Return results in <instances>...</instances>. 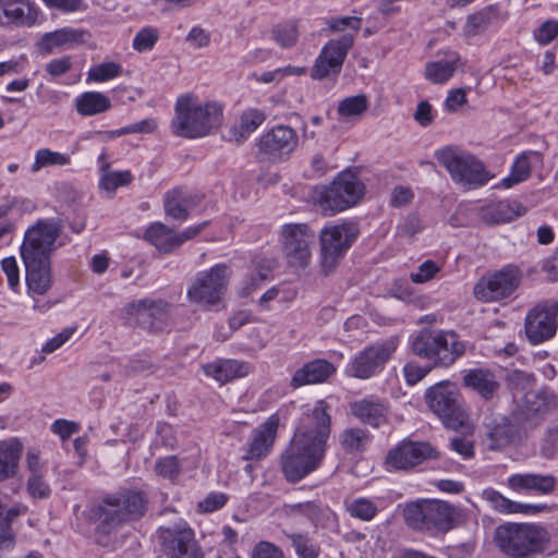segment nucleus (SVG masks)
<instances>
[{
  "mask_svg": "<svg viewBox=\"0 0 558 558\" xmlns=\"http://www.w3.org/2000/svg\"><path fill=\"white\" fill-rule=\"evenodd\" d=\"M326 449L293 437L281 454V470L288 482L296 483L318 469Z\"/></svg>",
  "mask_w": 558,
  "mask_h": 558,
  "instance_id": "9",
  "label": "nucleus"
},
{
  "mask_svg": "<svg viewBox=\"0 0 558 558\" xmlns=\"http://www.w3.org/2000/svg\"><path fill=\"white\" fill-rule=\"evenodd\" d=\"M368 108V98L364 95L347 97L338 105V113L344 118L361 117Z\"/></svg>",
  "mask_w": 558,
  "mask_h": 558,
  "instance_id": "48",
  "label": "nucleus"
},
{
  "mask_svg": "<svg viewBox=\"0 0 558 558\" xmlns=\"http://www.w3.org/2000/svg\"><path fill=\"white\" fill-rule=\"evenodd\" d=\"M522 440L520 425L507 416H493L484 423V441L493 451H501Z\"/></svg>",
  "mask_w": 558,
  "mask_h": 558,
  "instance_id": "20",
  "label": "nucleus"
},
{
  "mask_svg": "<svg viewBox=\"0 0 558 558\" xmlns=\"http://www.w3.org/2000/svg\"><path fill=\"white\" fill-rule=\"evenodd\" d=\"M354 39V35L348 33L338 39L329 40L316 58L311 76L319 81L337 76L341 72L349 50L353 47Z\"/></svg>",
  "mask_w": 558,
  "mask_h": 558,
  "instance_id": "17",
  "label": "nucleus"
},
{
  "mask_svg": "<svg viewBox=\"0 0 558 558\" xmlns=\"http://www.w3.org/2000/svg\"><path fill=\"white\" fill-rule=\"evenodd\" d=\"M435 457L436 451L428 442L408 440L390 450L386 462L397 470H407Z\"/></svg>",
  "mask_w": 558,
  "mask_h": 558,
  "instance_id": "23",
  "label": "nucleus"
},
{
  "mask_svg": "<svg viewBox=\"0 0 558 558\" xmlns=\"http://www.w3.org/2000/svg\"><path fill=\"white\" fill-rule=\"evenodd\" d=\"M1 267L8 278V283L12 290L20 284V269L15 257H5L1 260Z\"/></svg>",
  "mask_w": 558,
  "mask_h": 558,
  "instance_id": "60",
  "label": "nucleus"
},
{
  "mask_svg": "<svg viewBox=\"0 0 558 558\" xmlns=\"http://www.w3.org/2000/svg\"><path fill=\"white\" fill-rule=\"evenodd\" d=\"M222 121V107L215 102H198L192 95H181L174 105L171 129L174 135L185 138L204 137Z\"/></svg>",
  "mask_w": 558,
  "mask_h": 558,
  "instance_id": "3",
  "label": "nucleus"
},
{
  "mask_svg": "<svg viewBox=\"0 0 558 558\" xmlns=\"http://www.w3.org/2000/svg\"><path fill=\"white\" fill-rule=\"evenodd\" d=\"M122 66L116 62H104L92 66L88 71V80L94 82H106L119 76Z\"/></svg>",
  "mask_w": 558,
  "mask_h": 558,
  "instance_id": "53",
  "label": "nucleus"
},
{
  "mask_svg": "<svg viewBox=\"0 0 558 558\" xmlns=\"http://www.w3.org/2000/svg\"><path fill=\"white\" fill-rule=\"evenodd\" d=\"M100 171L99 186L107 192H113L119 186L129 184L132 180L129 171H110L108 163H104Z\"/></svg>",
  "mask_w": 558,
  "mask_h": 558,
  "instance_id": "45",
  "label": "nucleus"
},
{
  "mask_svg": "<svg viewBox=\"0 0 558 558\" xmlns=\"http://www.w3.org/2000/svg\"><path fill=\"white\" fill-rule=\"evenodd\" d=\"M344 509L351 518L369 522L378 513V506L369 498L357 497L344 501Z\"/></svg>",
  "mask_w": 558,
  "mask_h": 558,
  "instance_id": "41",
  "label": "nucleus"
},
{
  "mask_svg": "<svg viewBox=\"0 0 558 558\" xmlns=\"http://www.w3.org/2000/svg\"><path fill=\"white\" fill-rule=\"evenodd\" d=\"M147 506V496L142 490L123 488L105 495L94 510L97 544L110 549L120 547L125 538L123 527L143 518Z\"/></svg>",
  "mask_w": 558,
  "mask_h": 558,
  "instance_id": "2",
  "label": "nucleus"
},
{
  "mask_svg": "<svg viewBox=\"0 0 558 558\" xmlns=\"http://www.w3.org/2000/svg\"><path fill=\"white\" fill-rule=\"evenodd\" d=\"M369 440L368 432L360 427L344 429L340 436L342 448L350 453L364 451Z\"/></svg>",
  "mask_w": 558,
  "mask_h": 558,
  "instance_id": "42",
  "label": "nucleus"
},
{
  "mask_svg": "<svg viewBox=\"0 0 558 558\" xmlns=\"http://www.w3.org/2000/svg\"><path fill=\"white\" fill-rule=\"evenodd\" d=\"M80 430V425L75 422L59 418L51 424V432L64 441L69 439L73 434Z\"/></svg>",
  "mask_w": 558,
  "mask_h": 558,
  "instance_id": "59",
  "label": "nucleus"
},
{
  "mask_svg": "<svg viewBox=\"0 0 558 558\" xmlns=\"http://www.w3.org/2000/svg\"><path fill=\"white\" fill-rule=\"evenodd\" d=\"M364 185L352 172H342L326 190L322 204L337 213L357 203L363 195Z\"/></svg>",
  "mask_w": 558,
  "mask_h": 558,
  "instance_id": "18",
  "label": "nucleus"
},
{
  "mask_svg": "<svg viewBox=\"0 0 558 558\" xmlns=\"http://www.w3.org/2000/svg\"><path fill=\"white\" fill-rule=\"evenodd\" d=\"M197 196L184 192L183 190H172L165 196V213L168 217L184 221L189 217V211L196 205Z\"/></svg>",
  "mask_w": 558,
  "mask_h": 558,
  "instance_id": "33",
  "label": "nucleus"
},
{
  "mask_svg": "<svg viewBox=\"0 0 558 558\" xmlns=\"http://www.w3.org/2000/svg\"><path fill=\"white\" fill-rule=\"evenodd\" d=\"M526 208L517 201H499L482 209V218L487 223L498 225L509 222L523 216Z\"/></svg>",
  "mask_w": 558,
  "mask_h": 558,
  "instance_id": "32",
  "label": "nucleus"
},
{
  "mask_svg": "<svg viewBox=\"0 0 558 558\" xmlns=\"http://www.w3.org/2000/svg\"><path fill=\"white\" fill-rule=\"evenodd\" d=\"M360 234L355 222L329 223L319 233L320 264L325 275L330 274L344 257Z\"/></svg>",
  "mask_w": 558,
  "mask_h": 558,
  "instance_id": "8",
  "label": "nucleus"
},
{
  "mask_svg": "<svg viewBox=\"0 0 558 558\" xmlns=\"http://www.w3.org/2000/svg\"><path fill=\"white\" fill-rule=\"evenodd\" d=\"M558 316V302L537 305L532 308L525 318V333L533 344L542 343L556 333V319Z\"/></svg>",
  "mask_w": 558,
  "mask_h": 558,
  "instance_id": "21",
  "label": "nucleus"
},
{
  "mask_svg": "<svg viewBox=\"0 0 558 558\" xmlns=\"http://www.w3.org/2000/svg\"><path fill=\"white\" fill-rule=\"evenodd\" d=\"M522 271L513 264L483 276L474 286V296L483 302H497L511 296L520 287Z\"/></svg>",
  "mask_w": 558,
  "mask_h": 558,
  "instance_id": "11",
  "label": "nucleus"
},
{
  "mask_svg": "<svg viewBox=\"0 0 558 558\" xmlns=\"http://www.w3.org/2000/svg\"><path fill=\"white\" fill-rule=\"evenodd\" d=\"M531 156L537 157V154L523 153L515 159L512 165L510 175L502 180L504 187H511L513 184L522 182L529 178L531 172Z\"/></svg>",
  "mask_w": 558,
  "mask_h": 558,
  "instance_id": "44",
  "label": "nucleus"
},
{
  "mask_svg": "<svg viewBox=\"0 0 558 558\" xmlns=\"http://www.w3.org/2000/svg\"><path fill=\"white\" fill-rule=\"evenodd\" d=\"M204 373L220 384L235 378L247 376L252 366L247 362L238 360H219L203 366Z\"/></svg>",
  "mask_w": 558,
  "mask_h": 558,
  "instance_id": "29",
  "label": "nucleus"
},
{
  "mask_svg": "<svg viewBox=\"0 0 558 558\" xmlns=\"http://www.w3.org/2000/svg\"><path fill=\"white\" fill-rule=\"evenodd\" d=\"M403 515L411 527L425 530L426 501L408 504L403 510Z\"/></svg>",
  "mask_w": 558,
  "mask_h": 558,
  "instance_id": "52",
  "label": "nucleus"
},
{
  "mask_svg": "<svg viewBox=\"0 0 558 558\" xmlns=\"http://www.w3.org/2000/svg\"><path fill=\"white\" fill-rule=\"evenodd\" d=\"M429 366H421L417 362L410 361L403 367V374L409 385H415L422 380L433 368Z\"/></svg>",
  "mask_w": 558,
  "mask_h": 558,
  "instance_id": "55",
  "label": "nucleus"
},
{
  "mask_svg": "<svg viewBox=\"0 0 558 558\" xmlns=\"http://www.w3.org/2000/svg\"><path fill=\"white\" fill-rule=\"evenodd\" d=\"M456 507L440 500H426L425 530L449 531L459 518Z\"/></svg>",
  "mask_w": 558,
  "mask_h": 558,
  "instance_id": "27",
  "label": "nucleus"
},
{
  "mask_svg": "<svg viewBox=\"0 0 558 558\" xmlns=\"http://www.w3.org/2000/svg\"><path fill=\"white\" fill-rule=\"evenodd\" d=\"M62 229V219L46 218L37 220L25 231L21 257L26 286L32 293L44 295L52 287L51 255Z\"/></svg>",
  "mask_w": 558,
  "mask_h": 558,
  "instance_id": "1",
  "label": "nucleus"
},
{
  "mask_svg": "<svg viewBox=\"0 0 558 558\" xmlns=\"http://www.w3.org/2000/svg\"><path fill=\"white\" fill-rule=\"evenodd\" d=\"M460 62V56L457 52L449 51L446 58L430 62L425 68V76L435 84H441L448 81L457 70Z\"/></svg>",
  "mask_w": 558,
  "mask_h": 558,
  "instance_id": "36",
  "label": "nucleus"
},
{
  "mask_svg": "<svg viewBox=\"0 0 558 558\" xmlns=\"http://www.w3.org/2000/svg\"><path fill=\"white\" fill-rule=\"evenodd\" d=\"M266 116L257 110L251 109L244 111L240 118V124L231 129L230 140L241 143L265 121Z\"/></svg>",
  "mask_w": 558,
  "mask_h": 558,
  "instance_id": "40",
  "label": "nucleus"
},
{
  "mask_svg": "<svg viewBox=\"0 0 558 558\" xmlns=\"http://www.w3.org/2000/svg\"><path fill=\"white\" fill-rule=\"evenodd\" d=\"M27 507L22 504H17L11 507L5 513L2 512L0 520V549L9 548L13 544V535L11 533V523L15 518L26 513Z\"/></svg>",
  "mask_w": 558,
  "mask_h": 558,
  "instance_id": "43",
  "label": "nucleus"
},
{
  "mask_svg": "<svg viewBox=\"0 0 558 558\" xmlns=\"http://www.w3.org/2000/svg\"><path fill=\"white\" fill-rule=\"evenodd\" d=\"M353 416L372 427H379L387 423L389 407L375 396H369L350 403Z\"/></svg>",
  "mask_w": 558,
  "mask_h": 558,
  "instance_id": "24",
  "label": "nucleus"
},
{
  "mask_svg": "<svg viewBox=\"0 0 558 558\" xmlns=\"http://www.w3.org/2000/svg\"><path fill=\"white\" fill-rule=\"evenodd\" d=\"M159 39L157 28L146 26L140 29L133 38L132 47L137 52L150 51Z\"/></svg>",
  "mask_w": 558,
  "mask_h": 558,
  "instance_id": "51",
  "label": "nucleus"
},
{
  "mask_svg": "<svg viewBox=\"0 0 558 558\" xmlns=\"http://www.w3.org/2000/svg\"><path fill=\"white\" fill-rule=\"evenodd\" d=\"M75 327H70L63 329L60 333L49 339L44 347L41 348V352L49 354L58 350L61 345H63L74 333Z\"/></svg>",
  "mask_w": 558,
  "mask_h": 558,
  "instance_id": "61",
  "label": "nucleus"
},
{
  "mask_svg": "<svg viewBox=\"0 0 558 558\" xmlns=\"http://www.w3.org/2000/svg\"><path fill=\"white\" fill-rule=\"evenodd\" d=\"M328 512L327 509H323L315 501L300 502L289 507L291 515H304L315 525L320 524Z\"/></svg>",
  "mask_w": 558,
  "mask_h": 558,
  "instance_id": "47",
  "label": "nucleus"
},
{
  "mask_svg": "<svg viewBox=\"0 0 558 558\" xmlns=\"http://www.w3.org/2000/svg\"><path fill=\"white\" fill-rule=\"evenodd\" d=\"M27 490L33 497L43 499L48 498L51 493L41 474H31L27 481Z\"/></svg>",
  "mask_w": 558,
  "mask_h": 558,
  "instance_id": "58",
  "label": "nucleus"
},
{
  "mask_svg": "<svg viewBox=\"0 0 558 558\" xmlns=\"http://www.w3.org/2000/svg\"><path fill=\"white\" fill-rule=\"evenodd\" d=\"M228 278L226 264H217L207 271L198 272L187 290L189 300L201 305L219 303L227 290Z\"/></svg>",
  "mask_w": 558,
  "mask_h": 558,
  "instance_id": "12",
  "label": "nucleus"
},
{
  "mask_svg": "<svg viewBox=\"0 0 558 558\" xmlns=\"http://www.w3.org/2000/svg\"><path fill=\"white\" fill-rule=\"evenodd\" d=\"M507 486L515 493L548 495L556 487V478L550 474L517 473L507 480Z\"/></svg>",
  "mask_w": 558,
  "mask_h": 558,
  "instance_id": "25",
  "label": "nucleus"
},
{
  "mask_svg": "<svg viewBox=\"0 0 558 558\" xmlns=\"http://www.w3.org/2000/svg\"><path fill=\"white\" fill-rule=\"evenodd\" d=\"M496 17V9L493 5L485 7L466 16L462 27V35L466 39L483 34Z\"/></svg>",
  "mask_w": 558,
  "mask_h": 558,
  "instance_id": "37",
  "label": "nucleus"
},
{
  "mask_svg": "<svg viewBox=\"0 0 558 558\" xmlns=\"http://www.w3.org/2000/svg\"><path fill=\"white\" fill-rule=\"evenodd\" d=\"M228 500V496L223 493H210L197 505V509L202 513H210L222 508Z\"/></svg>",
  "mask_w": 558,
  "mask_h": 558,
  "instance_id": "57",
  "label": "nucleus"
},
{
  "mask_svg": "<svg viewBox=\"0 0 558 558\" xmlns=\"http://www.w3.org/2000/svg\"><path fill=\"white\" fill-rule=\"evenodd\" d=\"M279 417L271 415L267 421L254 430L250 448L244 454L245 460H258L267 456L275 442Z\"/></svg>",
  "mask_w": 558,
  "mask_h": 558,
  "instance_id": "26",
  "label": "nucleus"
},
{
  "mask_svg": "<svg viewBox=\"0 0 558 558\" xmlns=\"http://www.w3.org/2000/svg\"><path fill=\"white\" fill-rule=\"evenodd\" d=\"M145 239L161 253L177 248L174 231L161 222L151 223L145 232Z\"/></svg>",
  "mask_w": 558,
  "mask_h": 558,
  "instance_id": "38",
  "label": "nucleus"
},
{
  "mask_svg": "<svg viewBox=\"0 0 558 558\" xmlns=\"http://www.w3.org/2000/svg\"><path fill=\"white\" fill-rule=\"evenodd\" d=\"M296 132L288 125L279 124L262 135L258 151L271 162L287 160L298 146Z\"/></svg>",
  "mask_w": 558,
  "mask_h": 558,
  "instance_id": "19",
  "label": "nucleus"
},
{
  "mask_svg": "<svg viewBox=\"0 0 558 558\" xmlns=\"http://www.w3.org/2000/svg\"><path fill=\"white\" fill-rule=\"evenodd\" d=\"M159 543L168 558H203L194 532L189 524L179 520L157 531Z\"/></svg>",
  "mask_w": 558,
  "mask_h": 558,
  "instance_id": "13",
  "label": "nucleus"
},
{
  "mask_svg": "<svg viewBox=\"0 0 558 558\" xmlns=\"http://www.w3.org/2000/svg\"><path fill=\"white\" fill-rule=\"evenodd\" d=\"M429 409L450 429H470L469 413L458 387L448 380L440 381L427 389L425 393Z\"/></svg>",
  "mask_w": 558,
  "mask_h": 558,
  "instance_id": "6",
  "label": "nucleus"
},
{
  "mask_svg": "<svg viewBox=\"0 0 558 558\" xmlns=\"http://www.w3.org/2000/svg\"><path fill=\"white\" fill-rule=\"evenodd\" d=\"M271 35L274 40L281 48L293 47L299 38L298 27L294 23H286L275 26L271 31Z\"/></svg>",
  "mask_w": 558,
  "mask_h": 558,
  "instance_id": "50",
  "label": "nucleus"
},
{
  "mask_svg": "<svg viewBox=\"0 0 558 558\" xmlns=\"http://www.w3.org/2000/svg\"><path fill=\"white\" fill-rule=\"evenodd\" d=\"M440 269L435 262L427 259L418 266L417 271L410 274V279L414 283H425L434 279Z\"/></svg>",
  "mask_w": 558,
  "mask_h": 558,
  "instance_id": "54",
  "label": "nucleus"
},
{
  "mask_svg": "<svg viewBox=\"0 0 558 558\" xmlns=\"http://www.w3.org/2000/svg\"><path fill=\"white\" fill-rule=\"evenodd\" d=\"M283 253L288 264L294 268H305L312 259V245L315 234L305 223H290L281 231Z\"/></svg>",
  "mask_w": 558,
  "mask_h": 558,
  "instance_id": "16",
  "label": "nucleus"
},
{
  "mask_svg": "<svg viewBox=\"0 0 558 558\" xmlns=\"http://www.w3.org/2000/svg\"><path fill=\"white\" fill-rule=\"evenodd\" d=\"M558 35V23L556 21H546L537 32L535 38L542 45L549 44Z\"/></svg>",
  "mask_w": 558,
  "mask_h": 558,
  "instance_id": "63",
  "label": "nucleus"
},
{
  "mask_svg": "<svg viewBox=\"0 0 558 558\" xmlns=\"http://www.w3.org/2000/svg\"><path fill=\"white\" fill-rule=\"evenodd\" d=\"M252 558H284V555L271 543L260 542L253 549Z\"/></svg>",
  "mask_w": 558,
  "mask_h": 558,
  "instance_id": "64",
  "label": "nucleus"
},
{
  "mask_svg": "<svg viewBox=\"0 0 558 558\" xmlns=\"http://www.w3.org/2000/svg\"><path fill=\"white\" fill-rule=\"evenodd\" d=\"M437 159L451 180L465 191L482 187L494 178L483 161L463 150L446 148L437 153Z\"/></svg>",
  "mask_w": 558,
  "mask_h": 558,
  "instance_id": "7",
  "label": "nucleus"
},
{
  "mask_svg": "<svg viewBox=\"0 0 558 558\" xmlns=\"http://www.w3.org/2000/svg\"><path fill=\"white\" fill-rule=\"evenodd\" d=\"M329 410L330 407L325 400H318L303 413L294 437L326 449L331 430Z\"/></svg>",
  "mask_w": 558,
  "mask_h": 558,
  "instance_id": "15",
  "label": "nucleus"
},
{
  "mask_svg": "<svg viewBox=\"0 0 558 558\" xmlns=\"http://www.w3.org/2000/svg\"><path fill=\"white\" fill-rule=\"evenodd\" d=\"M542 453L546 458L558 456V427H551L547 430L542 445Z\"/></svg>",
  "mask_w": 558,
  "mask_h": 558,
  "instance_id": "62",
  "label": "nucleus"
},
{
  "mask_svg": "<svg viewBox=\"0 0 558 558\" xmlns=\"http://www.w3.org/2000/svg\"><path fill=\"white\" fill-rule=\"evenodd\" d=\"M70 163V156L53 151L48 148L38 149L35 154V161L32 166V172H38L41 168L51 166H66Z\"/></svg>",
  "mask_w": 558,
  "mask_h": 558,
  "instance_id": "46",
  "label": "nucleus"
},
{
  "mask_svg": "<svg viewBox=\"0 0 558 558\" xmlns=\"http://www.w3.org/2000/svg\"><path fill=\"white\" fill-rule=\"evenodd\" d=\"M110 107V99L98 92H86L76 98V110L82 116H95Z\"/></svg>",
  "mask_w": 558,
  "mask_h": 558,
  "instance_id": "39",
  "label": "nucleus"
},
{
  "mask_svg": "<svg viewBox=\"0 0 558 558\" xmlns=\"http://www.w3.org/2000/svg\"><path fill=\"white\" fill-rule=\"evenodd\" d=\"M482 496L492 505L495 510L501 513L536 514L547 508L545 505H532L512 501L493 488L484 489Z\"/></svg>",
  "mask_w": 558,
  "mask_h": 558,
  "instance_id": "31",
  "label": "nucleus"
},
{
  "mask_svg": "<svg viewBox=\"0 0 558 558\" xmlns=\"http://www.w3.org/2000/svg\"><path fill=\"white\" fill-rule=\"evenodd\" d=\"M465 387L471 388L481 395L485 400L493 398L494 393L499 388V383L496 380L494 374L486 369H471L463 377Z\"/></svg>",
  "mask_w": 558,
  "mask_h": 558,
  "instance_id": "34",
  "label": "nucleus"
},
{
  "mask_svg": "<svg viewBox=\"0 0 558 558\" xmlns=\"http://www.w3.org/2000/svg\"><path fill=\"white\" fill-rule=\"evenodd\" d=\"M289 538L299 558H318L320 548L308 535L293 533Z\"/></svg>",
  "mask_w": 558,
  "mask_h": 558,
  "instance_id": "49",
  "label": "nucleus"
},
{
  "mask_svg": "<svg viewBox=\"0 0 558 558\" xmlns=\"http://www.w3.org/2000/svg\"><path fill=\"white\" fill-rule=\"evenodd\" d=\"M336 373L333 364L327 360L317 359L299 368L292 379L291 387L299 388L305 385L320 384Z\"/></svg>",
  "mask_w": 558,
  "mask_h": 558,
  "instance_id": "28",
  "label": "nucleus"
},
{
  "mask_svg": "<svg viewBox=\"0 0 558 558\" xmlns=\"http://www.w3.org/2000/svg\"><path fill=\"white\" fill-rule=\"evenodd\" d=\"M155 471L158 475L173 481L180 473L179 463L175 457H166L157 461Z\"/></svg>",
  "mask_w": 558,
  "mask_h": 558,
  "instance_id": "56",
  "label": "nucleus"
},
{
  "mask_svg": "<svg viewBox=\"0 0 558 558\" xmlns=\"http://www.w3.org/2000/svg\"><path fill=\"white\" fill-rule=\"evenodd\" d=\"M496 543L512 558H527L543 551L549 543L548 531L538 524L507 523L496 529Z\"/></svg>",
  "mask_w": 558,
  "mask_h": 558,
  "instance_id": "4",
  "label": "nucleus"
},
{
  "mask_svg": "<svg viewBox=\"0 0 558 558\" xmlns=\"http://www.w3.org/2000/svg\"><path fill=\"white\" fill-rule=\"evenodd\" d=\"M464 343L459 340L456 332L439 329H422L413 337L412 352L433 362V366H450L463 353Z\"/></svg>",
  "mask_w": 558,
  "mask_h": 558,
  "instance_id": "5",
  "label": "nucleus"
},
{
  "mask_svg": "<svg viewBox=\"0 0 558 558\" xmlns=\"http://www.w3.org/2000/svg\"><path fill=\"white\" fill-rule=\"evenodd\" d=\"M84 33L71 27H63L41 36L37 43V48L43 54H50L56 49L71 47L74 44L83 41Z\"/></svg>",
  "mask_w": 558,
  "mask_h": 558,
  "instance_id": "30",
  "label": "nucleus"
},
{
  "mask_svg": "<svg viewBox=\"0 0 558 558\" xmlns=\"http://www.w3.org/2000/svg\"><path fill=\"white\" fill-rule=\"evenodd\" d=\"M40 12L29 0H0V26L33 27L39 23Z\"/></svg>",
  "mask_w": 558,
  "mask_h": 558,
  "instance_id": "22",
  "label": "nucleus"
},
{
  "mask_svg": "<svg viewBox=\"0 0 558 558\" xmlns=\"http://www.w3.org/2000/svg\"><path fill=\"white\" fill-rule=\"evenodd\" d=\"M22 454V445L17 439L11 438L0 441V481L15 475Z\"/></svg>",
  "mask_w": 558,
  "mask_h": 558,
  "instance_id": "35",
  "label": "nucleus"
},
{
  "mask_svg": "<svg viewBox=\"0 0 558 558\" xmlns=\"http://www.w3.org/2000/svg\"><path fill=\"white\" fill-rule=\"evenodd\" d=\"M170 310L171 305L162 300L142 299L125 305L122 313L128 325L157 335L169 327Z\"/></svg>",
  "mask_w": 558,
  "mask_h": 558,
  "instance_id": "10",
  "label": "nucleus"
},
{
  "mask_svg": "<svg viewBox=\"0 0 558 558\" xmlns=\"http://www.w3.org/2000/svg\"><path fill=\"white\" fill-rule=\"evenodd\" d=\"M399 344L397 337H391L380 343L366 347L360 351L347 366L351 377L367 379L376 374L396 352Z\"/></svg>",
  "mask_w": 558,
  "mask_h": 558,
  "instance_id": "14",
  "label": "nucleus"
}]
</instances>
